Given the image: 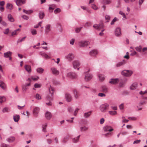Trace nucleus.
<instances>
[{"label": "nucleus", "instance_id": "f257e3e1", "mask_svg": "<svg viewBox=\"0 0 147 147\" xmlns=\"http://www.w3.org/2000/svg\"><path fill=\"white\" fill-rule=\"evenodd\" d=\"M133 71L131 70H125L122 71L121 72L122 75L127 77H130L133 74Z\"/></svg>", "mask_w": 147, "mask_h": 147}, {"label": "nucleus", "instance_id": "f03ea898", "mask_svg": "<svg viewBox=\"0 0 147 147\" xmlns=\"http://www.w3.org/2000/svg\"><path fill=\"white\" fill-rule=\"evenodd\" d=\"M109 106V105L107 103L101 105L100 107L101 111L104 113L106 112L107 110L108 109Z\"/></svg>", "mask_w": 147, "mask_h": 147}, {"label": "nucleus", "instance_id": "7ed1b4c3", "mask_svg": "<svg viewBox=\"0 0 147 147\" xmlns=\"http://www.w3.org/2000/svg\"><path fill=\"white\" fill-rule=\"evenodd\" d=\"M89 44V42L87 41H81L78 42L79 45L81 47L87 46Z\"/></svg>", "mask_w": 147, "mask_h": 147}, {"label": "nucleus", "instance_id": "20e7f679", "mask_svg": "<svg viewBox=\"0 0 147 147\" xmlns=\"http://www.w3.org/2000/svg\"><path fill=\"white\" fill-rule=\"evenodd\" d=\"M52 100V97H50L49 96H47L46 99V104L48 106L52 105V103L51 101Z\"/></svg>", "mask_w": 147, "mask_h": 147}, {"label": "nucleus", "instance_id": "39448f33", "mask_svg": "<svg viewBox=\"0 0 147 147\" xmlns=\"http://www.w3.org/2000/svg\"><path fill=\"white\" fill-rule=\"evenodd\" d=\"M50 69L53 74L55 76H57L59 74V72L56 68L54 67H52Z\"/></svg>", "mask_w": 147, "mask_h": 147}, {"label": "nucleus", "instance_id": "423d86ee", "mask_svg": "<svg viewBox=\"0 0 147 147\" xmlns=\"http://www.w3.org/2000/svg\"><path fill=\"white\" fill-rule=\"evenodd\" d=\"M67 76L71 78H76L78 77L77 74L74 72H69L67 74Z\"/></svg>", "mask_w": 147, "mask_h": 147}, {"label": "nucleus", "instance_id": "0eeeda50", "mask_svg": "<svg viewBox=\"0 0 147 147\" xmlns=\"http://www.w3.org/2000/svg\"><path fill=\"white\" fill-rule=\"evenodd\" d=\"M115 36L119 37L121 35V29L119 27H117L116 28L115 30Z\"/></svg>", "mask_w": 147, "mask_h": 147}, {"label": "nucleus", "instance_id": "6e6552de", "mask_svg": "<svg viewBox=\"0 0 147 147\" xmlns=\"http://www.w3.org/2000/svg\"><path fill=\"white\" fill-rule=\"evenodd\" d=\"M72 64L73 67L75 69H76L77 67H79L80 65V62L78 60H74L72 62Z\"/></svg>", "mask_w": 147, "mask_h": 147}, {"label": "nucleus", "instance_id": "1a4fd4ad", "mask_svg": "<svg viewBox=\"0 0 147 147\" xmlns=\"http://www.w3.org/2000/svg\"><path fill=\"white\" fill-rule=\"evenodd\" d=\"M92 78V75L91 74L86 73L85 76L84 78L86 82L90 80Z\"/></svg>", "mask_w": 147, "mask_h": 147}, {"label": "nucleus", "instance_id": "9d476101", "mask_svg": "<svg viewBox=\"0 0 147 147\" xmlns=\"http://www.w3.org/2000/svg\"><path fill=\"white\" fill-rule=\"evenodd\" d=\"M103 130L105 132H111L113 130V129L111 126L107 125L104 127Z\"/></svg>", "mask_w": 147, "mask_h": 147}, {"label": "nucleus", "instance_id": "9b49d317", "mask_svg": "<svg viewBox=\"0 0 147 147\" xmlns=\"http://www.w3.org/2000/svg\"><path fill=\"white\" fill-rule=\"evenodd\" d=\"M40 111V109L38 107H34L33 113V115L35 117H37Z\"/></svg>", "mask_w": 147, "mask_h": 147}, {"label": "nucleus", "instance_id": "f8f14e48", "mask_svg": "<svg viewBox=\"0 0 147 147\" xmlns=\"http://www.w3.org/2000/svg\"><path fill=\"white\" fill-rule=\"evenodd\" d=\"M26 0H16V5L18 6H20L22 4L26 3Z\"/></svg>", "mask_w": 147, "mask_h": 147}, {"label": "nucleus", "instance_id": "ddd939ff", "mask_svg": "<svg viewBox=\"0 0 147 147\" xmlns=\"http://www.w3.org/2000/svg\"><path fill=\"white\" fill-rule=\"evenodd\" d=\"M66 58L69 61H71L74 58V55L72 53H70L66 56Z\"/></svg>", "mask_w": 147, "mask_h": 147}, {"label": "nucleus", "instance_id": "4468645a", "mask_svg": "<svg viewBox=\"0 0 147 147\" xmlns=\"http://www.w3.org/2000/svg\"><path fill=\"white\" fill-rule=\"evenodd\" d=\"M119 81V79H111L109 80V83L112 84H117Z\"/></svg>", "mask_w": 147, "mask_h": 147}, {"label": "nucleus", "instance_id": "2eb2a0df", "mask_svg": "<svg viewBox=\"0 0 147 147\" xmlns=\"http://www.w3.org/2000/svg\"><path fill=\"white\" fill-rule=\"evenodd\" d=\"M125 63L126 62L124 60H123L121 61L117 62L115 66L116 67H119L124 65L125 64Z\"/></svg>", "mask_w": 147, "mask_h": 147}, {"label": "nucleus", "instance_id": "dca6fc26", "mask_svg": "<svg viewBox=\"0 0 147 147\" xmlns=\"http://www.w3.org/2000/svg\"><path fill=\"white\" fill-rule=\"evenodd\" d=\"M93 27L96 29L100 30L103 27V25L102 24L99 25L95 24L93 26Z\"/></svg>", "mask_w": 147, "mask_h": 147}, {"label": "nucleus", "instance_id": "f3484780", "mask_svg": "<svg viewBox=\"0 0 147 147\" xmlns=\"http://www.w3.org/2000/svg\"><path fill=\"white\" fill-rule=\"evenodd\" d=\"M65 98L67 102H69L72 100V97L71 95L68 93H66L65 94Z\"/></svg>", "mask_w": 147, "mask_h": 147}, {"label": "nucleus", "instance_id": "a211bd4d", "mask_svg": "<svg viewBox=\"0 0 147 147\" xmlns=\"http://www.w3.org/2000/svg\"><path fill=\"white\" fill-rule=\"evenodd\" d=\"M73 93L74 98L76 99H78L80 96V94L77 90L75 89L73 90Z\"/></svg>", "mask_w": 147, "mask_h": 147}, {"label": "nucleus", "instance_id": "6ab92c4d", "mask_svg": "<svg viewBox=\"0 0 147 147\" xmlns=\"http://www.w3.org/2000/svg\"><path fill=\"white\" fill-rule=\"evenodd\" d=\"M16 138L15 137L11 136L9 137L6 139V140L9 143L13 142L15 140Z\"/></svg>", "mask_w": 147, "mask_h": 147}, {"label": "nucleus", "instance_id": "aec40b11", "mask_svg": "<svg viewBox=\"0 0 147 147\" xmlns=\"http://www.w3.org/2000/svg\"><path fill=\"white\" fill-rule=\"evenodd\" d=\"M101 91L105 93H107L108 92V88L107 86L105 85L101 86Z\"/></svg>", "mask_w": 147, "mask_h": 147}, {"label": "nucleus", "instance_id": "412c9836", "mask_svg": "<svg viewBox=\"0 0 147 147\" xmlns=\"http://www.w3.org/2000/svg\"><path fill=\"white\" fill-rule=\"evenodd\" d=\"M88 129V128L85 126L82 125L80 126L79 130L80 131L84 132L86 131Z\"/></svg>", "mask_w": 147, "mask_h": 147}, {"label": "nucleus", "instance_id": "4be33fe9", "mask_svg": "<svg viewBox=\"0 0 147 147\" xmlns=\"http://www.w3.org/2000/svg\"><path fill=\"white\" fill-rule=\"evenodd\" d=\"M98 53V51L96 50H93L91 51L89 53L90 55L92 56H95Z\"/></svg>", "mask_w": 147, "mask_h": 147}, {"label": "nucleus", "instance_id": "5701e85b", "mask_svg": "<svg viewBox=\"0 0 147 147\" xmlns=\"http://www.w3.org/2000/svg\"><path fill=\"white\" fill-rule=\"evenodd\" d=\"M45 116L47 119L50 120L51 118L52 115L50 112L47 111L45 114Z\"/></svg>", "mask_w": 147, "mask_h": 147}, {"label": "nucleus", "instance_id": "b1692460", "mask_svg": "<svg viewBox=\"0 0 147 147\" xmlns=\"http://www.w3.org/2000/svg\"><path fill=\"white\" fill-rule=\"evenodd\" d=\"M51 30V26L49 24L47 25L45 27V32L47 33L49 32Z\"/></svg>", "mask_w": 147, "mask_h": 147}, {"label": "nucleus", "instance_id": "393cba45", "mask_svg": "<svg viewBox=\"0 0 147 147\" xmlns=\"http://www.w3.org/2000/svg\"><path fill=\"white\" fill-rule=\"evenodd\" d=\"M138 86V84L136 82L133 83L130 87V89L131 90H134L136 89Z\"/></svg>", "mask_w": 147, "mask_h": 147}, {"label": "nucleus", "instance_id": "a878e982", "mask_svg": "<svg viewBox=\"0 0 147 147\" xmlns=\"http://www.w3.org/2000/svg\"><path fill=\"white\" fill-rule=\"evenodd\" d=\"M80 136V135H79L76 137L72 138V142L75 143L78 142L79 141Z\"/></svg>", "mask_w": 147, "mask_h": 147}, {"label": "nucleus", "instance_id": "bb28decb", "mask_svg": "<svg viewBox=\"0 0 147 147\" xmlns=\"http://www.w3.org/2000/svg\"><path fill=\"white\" fill-rule=\"evenodd\" d=\"M0 86L3 90H5L6 88L5 84L2 81H0Z\"/></svg>", "mask_w": 147, "mask_h": 147}, {"label": "nucleus", "instance_id": "cd10ccee", "mask_svg": "<svg viewBox=\"0 0 147 147\" xmlns=\"http://www.w3.org/2000/svg\"><path fill=\"white\" fill-rule=\"evenodd\" d=\"M20 118V116L18 115H14L13 116V119L15 122H18Z\"/></svg>", "mask_w": 147, "mask_h": 147}, {"label": "nucleus", "instance_id": "c85d7f7f", "mask_svg": "<svg viewBox=\"0 0 147 147\" xmlns=\"http://www.w3.org/2000/svg\"><path fill=\"white\" fill-rule=\"evenodd\" d=\"M12 54V52H11L10 51H8L4 53V57L5 58H8L10 56H11Z\"/></svg>", "mask_w": 147, "mask_h": 147}, {"label": "nucleus", "instance_id": "c756f323", "mask_svg": "<svg viewBox=\"0 0 147 147\" xmlns=\"http://www.w3.org/2000/svg\"><path fill=\"white\" fill-rule=\"evenodd\" d=\"M7 18L8 20L10 22H13L14 21V19L12 15L10 14L8 15Z\"/></svg>", "mask_w": 147, "mask_h": 147}, {"label": "nucleus", "instance_id": "7c9ffc66", "mask_svg": "<svg viewBox=\"0 0 147 147\" xmlns=\"http://www.w3.org/2000/svg\"><path fill=\"white\" fill-rule=\"evenodd\" d=\"M25 69L29 73H30L31 71V68L30 66L28 65H25Z\"/></svg>", "mask_w": 147, "mask_h": 147}, {"label": "nucleus", "instance_id": "2f4dec72", "mask_svg": "<svg viewBox=\"0 0 147 147\" xmlns=\"http://www.w3.org/2000/svg\"><path fill=\"white\" fill-rule=\"evenodd\" d=\"M98 77L100 81H103L105 79L104 76L103 75L98 74Z\"/></svg>", "mask_w": 147, "mask_h": 147}, {"label": "nucleus", "instance_id": "473e14b6", "mask_svg": "<svg viewBox=\"0 0 147 147\" xmlns=\"http://www.w3.org/2000/svg\"><path fill=\"white\" fill-rule=\"evenodd\" d=\"M92 111H90L88 112L85 113H84V116L85 118L89 117L91 115Z\"/></svg>", "mask_w": 147, "mask_h": 147}, {"label": "nucleus", "instance_id": "72a5a7b5", "mask_svg": "<svg viewBox=\"0 0 147 147\" xmlns=\"http://www.w3.org/2000/svg\"><path fill=\"white\" fill-rule=\"evenodd\" d=\"M6 101V98L4 96H0V103L1 104Z\"/></svg>", "mask_w": 147, "mask_h": 147}, {"label": "nucleus", "instance_id": "f704fd0d", "mask_svg": "<svg viewBox=\"0 0 147 147\" xmlns=\"http://www.w3.org/2000/svg\"><path fill=\"white\" fill-rule=\"evenodd\" d=\"M69 136L67 135L65 136L64 138L63 139L62 142L63 143H65L67 142L69 140Z\"/></svg>", "mask_w": 147, "mask_h": 147}, {"label": "nucleus", "instance_id": "c9c22d12", "mask_svg": "<svg viewBox=\"0 0 147 147\" xmlns=\"http://www.w3.org/2000/svg\"><path fill=\"white\" fill-rule=\"evenodd\" d=\"M44 69L41 67H39L37 69L36 71L39 74H42L43 73Z\"/></svg>", "mask_w": 147, "mask_h": 147}, {"label": "nucleus", "instance_id": "e433bc0d", "mask_svg": "<svg viewBox=\"0 0 147 147\" xmlns=\"http://www.w3.org/2000/svg\"><path fill=\"white\" fill-rule=\"evenodd\" d=\"M6 7L7 9H8L10 10H11L13 9V5L9 3H8L7 4Z\"/></svg>", "mask_w": 147, "mask_h": 147}, {"label": "nucleus", "instance_id": "4c0bfd02", "mask_svg": "<svg viewBox=\"0 0 147 147\" xmlns=\"http://www.w3.org/2000/svg\"><path fill=\"white\" fill-rule=\"evenodd\" d=\"M35 98L37 100H40L42 98L41 96L38 93H37L36 94Z\"/></svg>", "mask_w": 147, "mask_h": 147}, {"label": "nucleus", "instance_id": "58836bf2", "mask_svg": "<svg viewBox=\"0 0 147 147\" xmlns=\"http://www.w3.org/2000/svg\"><path fill=\"white\" fill-rule=\"evenodd\" d=\"M49 90L50 93L51 94H53L54 93V89L51 86L49 87Z\"/></svg>", "mask_w": 147, "mask_h": 147}, {"label": "nucleus", "instance_id": "ea45409f", "mask_svg": "<svg viewBox=\"0 0 147 147\" xmlns=\"http://www.w3.org/2000/svg\"><path fill=\"white\" fill-rule=\"evenodd\" d=\"M39 17L40 19H42L45 16L44 13L42 11H40L39 13Z\"/></svg>", "mask_w": 147, "mask_h": 147}, {"label": "nucleus", "instance_id": "a19ab883", "mask_svg": "<svg viewBox=\"0 0 147 147\" xmlns=\"http://www.w3.org/2000/svg\"><path fill=\"white\" fill-rule=\"evenodd\" d=\"M23 12L26 14H29L32 13L33 11L32 10H30L28 11H26L25 9H23Z\"/></svg>", "mask_w": 147, "mask_h": 147}, {"label": "nucleus", "instance_id": "79ce46f5", "mask_svg": "<svg viewBox=\"0 0 147 147\" xmlns=\"http://www.w3.org/2000/svg\"><path fill=\"white\" fill-rule=\"evenodd\" d=\"M10 111V110L9 108L7 107L4 108L2 110V111L4 113L5 112H8Z\"/></svg>", "mask_w": 147, "mask_h": 147}, {"label": "nucleus", "instance_id": "37998d69", "mask_svg": "<svg viewBox=\"0 0 147 147\" xmlns=\"http://www.w3.org/2000/svg\"><path fill=\"white\" fill-rule=\"evenodd\" d=\"M109 113L111 115H114L117 114V112L116 111H109Z\"/></svg>", "mask_w": 147, "mask_h": 147}, {"label": "nucleus", "instance_id": "c03bdc74", "mask_svg": "<svg viewBox=\"0 0 147 147\" xmlns=\"http://www.w3.org/2000/svg\"><path fill=\"white\" fill-rule=\"evenodd\" d=\"M103 3L105 4H109L111 3V0H104Z\"/></svg>", "mask_w": 147, "mask_h": 147}, {"label": "nucleus", "instance_id": "a18cd8bd", "mask_svg": "<svg viewBox=\"0 0 147 147\" xmlns=\"http://www.w3.org/2000/svg\"><path fill=\"white\" fill-rule=\"evenodd\" d=\"M47 127V123H45L42 126V131L45 132L46 131V127Z\"/></svg>", "mask_w": 147, "mask_h": 147}, {"label": "nucleus", "instance_id": "49530a36", "mask_svg": "<svg viewBox=\"0 0 147 147\" xmlns=\"http://www.w3.org/2000/svg\"><path fill=\"white\" fill-rule=\"evenodd\" d=\"M22 89L23 91L24 92H26L27 90L28 89V88L24 85L22 86Z\"/></svg>", "mask_w": 147, "mask_h": 147}, {"label": "nucleus", "instance_id": "de8ad7c7", "mask_svg": "<svg viewBox=\"0 0 147 147\" xmlns=\"http://www.w3.org/2000/svg\"><path fill=\"white\" fill-rule=\"evenodd\" d=\"M31 79L34 81L38 80L39 79V77L36 76H33L31 77Z\"/></svg>", "mask_w": 147, "mask_h": 147}, {"label": "nucleus", "instance_id": "09e8293b", "mask_svg": "<svg viewBox=\"0 0 147 147\" xmlns=\"http://www.w3.org/2000/svg\"><path fill=\"white\" fill-rule=\"evenodd\" d=\"M31 32L33 35H35L36 34V30L34 29H31Z\"/></svg>", "mask_w": 147, "mask_h": 147}, {"label": "nucleus", "instance_id": "8fccbe9b", "mask_svg": "<svg viewBox=\"0 0 147 147\" xmlns=\"http://www.w3.org/2000/svg\"><path fill=\"white\" fill-rule=\"evenodd\" d=\"M42 22V21L39 22L37 24L35 25L34 26V27L35 28H37L39 27V26H41Z\"/></svg>", "mask_w": 147, "mask_h": 147}, {"label": "nucleus", "instance_id": "3c124183", "mask_svg": "<svg viewBox=\"0 0 147 147\" xmlns=\"http://www.w3.org/2000/svg\"><path fill=\"white\" fill-rule=\"evenodd\" d=\"M105 19L107 22H109L110 19V16L108 15H106L105 16Z\"/></svg>", "mask_w": 147, "mask_h": 147}, {"label": "nucleus", "instance_id": "603ef678", "mask_svg": "<svg viewBox=\"0 0 147 147\" xmlns=\"http://www.w3.org/2000/svg\"><path fill=\"white\" fill-rule=\"evenodd\" d=\"M82 28V27H80L79 28H76L75 29V31L76 33L79 32L81 29Z\"/></svg>", "mask_w": 147, "mask_h": 147}, {"label": "nucleus", "instance_id": "864d4df0", "mask_svg": "<svg viewBox=\"0 0 147 147\" xmlns=\"http://www.w3.org/2000/svg\"><path fill=\"white\" fill-rule=\"evenodd\" d=\"M61 11V9H60L57 8L54 11V13L55 14H57L58 13H59Z\"/></svg>", "mask_w": 147, "mask_h": 147}, {"label": "nucleus", "instance_id": "5fc2aeb1", "mask_svg": "<svg viewBox=\"0 0 147 147\" xmlns=\"http://www.w3.org/2000/svg\"><path fill=\"white\" fill-rule=\"evenodd\" d=\"M119 14L123 16V18L125 19L126 18V17L125 15V14L122 11H120L119 12Z\"/></svg>", "mask_w": 147, "mask_h": 147}, {"label": "nucleus", "instance_id": "6e6d98bb", "mask_svg": "<svg viewBox=\"0 0 147 147\" xmlns=\"http://www.w3.org/2000/svg\"><path fill=\"white\" fill-rule=\"evenodd\" d=\"M139 94L140 95H144L146 94H147V89L144 91H140L139 92Z\"/></svg>", "mask_w": 147, "mask_h": 147}, {"label": "nucleus", "instance_id": "4d7b16f0", "mask_svg": "<svg viewBox=\"0 0 147 147\" xmlns=\"http://www.w3.org/2000/svg\"><path fill=\"white\" fill-rule=\"evenodd\" d=\"M9 28H7L4 30L3 32V33L5 34H7L9 33Z\"/></svg>", "mask_w": 147, "mask_h": 147}, {"label": "nucleus", "instance_id": "13d9d810", "mask_svg": "<svg viewBox=\"0 0 147 147\" xmlns=\"http://www.w3.org/2000/svg\"><path fill=\"white\" fill-rule=\"evenodd\" d=\"M34 87L36 88H40L41 86V85L40 84L36 83L34 85Z\"/></svg>", "mask_w": 147, "mask_h": 147}, {"label": "nucleus", "instance_id": "bf43d9fd", "mask_svg": "<svg viewBox=\"0 0 147 147\" xmlns=\"http://www.w3.org/2000/svg\"><path fill=\"white\" fill-rule=\"evenodd\" d=\"M135 48L137 51L140 52L141 51L142 47L140 46L136 47Z\"/></svg>", "mask_w": 147, "mask_h": 147}, {"label": "nucleus", "instance_id": "052dcab7", "mask_svg": "<svg viewBox=\"0 0 147 147\" xmlns=\"http://www.w3.org/2000/svg\"><path fill=\"white\" fill-rule=\"evenodd\" d=\"M98 96H99L102 97H105L106 96V95L105 94L102 93H99L98 94Z\"/></svg>", "mask_w": 147, "mask_h": 147}, {"label": "nucleus", "instance_id": "680f3d73", "mask_svg": "<svg viewBox=\"0 0 147 147\" xmlns=\"http://www.w3.org/2000/svg\"><path fill=\"white\" fill-rule=\"evenodd\" d=\"M80 109L78 108H76L74 112V114L75 116H76L79 110Z\"/></svg>", "mask_w": 147, "mask_h": 147}, {"label": "nucleus", "instance_id": "e2e57ef3", "mask_svg": "<svg viewBox=\"0 0 147 147\" xmlns=\"http://www.w3.org/2000/svg\"><path fill=\"white\" fill-rule=\"evenodd\" d=\"M92 8L94 10H97L98 9V7L94 4H92Z\"/></svg>", "mask_w": 147, "mask_h": 147}, {"label": "nucleus", "instance_id": "0e129e2a", "mask_svg": "<svg viewBox=\"0 0 147 147\" xmlns=\"http://www.w3.org/2000/svg\"><path fill=\"white\" fill-rule=\"evenodd\" d=\"M119 108L120 110H123L124 109V104L122 103L119 106Z\"/></svg>", "mask_w": 147, "mask_h": 147}, {"label": "nucleus", "instance_id": "69168bd1", "mask_svg": "<svg viewBox=\"0 0 147 147\" xmlns=\"http://www.w3.org/2000/svg\"><path fill=\"white\" fill-rule=\"evenodd\" d=\"M26 38V36L23 37L22 38L20 39H19L18 40V42H21L23 41H24Z\"/></svg>", "mask_w": 147, "mask_h": 147}, {"label": "nucleus", "instance_id": "338daca9", "mask_svg": "<svg viewBox=\"0 0 147 147\" xmlns=\"http://www.w3.org/2000/svg\"><path fill=\"white\" fill-rule=\"evenodd\" d=\"M117 20V18H114L113 20L111 23V25H113L114 24V22Z\"/></svg>", "mask_w": 147, "mask_h": 147}, {"label": "nucleus", "instance_id": "774afa93", "mask_svg": "<svg viewBox=\"0 0 147 147\" xmlns=\"http://www.w3.org/2000/svg\"><path fill=\"white\" fill-rule=\"evenodd\" d=\"M1 147H10V146L8 145H7L6 144H1Z\"/></svg>", "mask_w": 147, "mask_h": 147}]
</instances>
